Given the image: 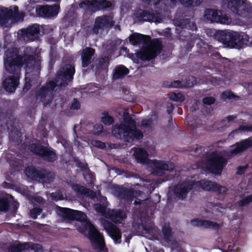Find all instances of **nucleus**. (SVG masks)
<instances>
[{
	"label": "nucleus",
	"instance_id": "1",
	"mask_svg": "<svg viewBox=\"0 0 252 252\" xmlns=\"http://www.w3.org/2000/svg\"><path fill=\"white\" fill-rule=\"evenodd\" d=\"M74 72V66L70 64L64 65L58 71L55 81H50L37 90L36 100L42 102L44 105L49 104L52 101L53 91L55 87H66L68 82L72 80Z\"/></svg>",
	"mask_w": 252,
	"mask_h": 252
},
{
	"label": "nucleus",
	"instance_id": "2",
	"mask_svg": "<svg viewBox=\"0 0 252 252\" xmlns=\"http://www.w3.org/2000/svg\"><path fill=\"white\" fill-rule=\"evenodd\" d=\"M17 48L8 49L5 53L4 64L5 70L12 76L3 82L5 90L9 92H14L19 84L21 68L23 64V56L18 54Z\"/></svg>",
	"mask_w": 252,
	"mask_h": 252
},
{
	"label": "nucleus",
	"instance_id": "3",
	"mask_svg": "<svg viewBox=\"0 0 252 252\" xmlns=\"http://www.w3.org/2000/svg\"><path fill=\"white\" fill-rule=\"evenodd\" d=\"M252 146V140L249 138L244 140L240 142L236 143L232 146L230 151L231 155L229 156L228 152L222 155L217 152L213 153L209 155L206 159V167L212 172L215 174L220 173L225 166L227 160L224 157L231 158L237 154L246 151Z\"/></svg>",
	"mask_w": 252,
	"mask_h": 252
},
{
	"label": "nucleus",
	"instance_id": "4",
	"mask_svg": "<svg viewBox=\"0 0 252 252\" xmlns=\"http://www.w3.org/2000/svg\"><path fill=\"white\" fill-rule=\"evenodd\" d=\"M129 40L132 45H142L141 50L137 53V57L142 61L152 60L161 52V44L158 39L151 40L149 36L134 33L129 36Z\"/></svg>",
	"mask_w": 252,
	"mask_h": 252
},
{
	"label": "nucleus",
	"instance_id": "5",
	"mask_svg": "<svg viewBox=\"0 0 252 252\" xmlns=\"http://www.w3.org/2000/svg\"><path fill=\"white\" fill-rule=\"evenodd\" d=\"M135 117L134 115H129L127 110L123 114V121L119 125L114 126L112 130L113 135L125 142H131L134 138L141 139L143 135L141 131L135 127Z\"/></svg>",
	"mask_w": 252,
	"mask_h": 252
},
{
	"label": "nucleus",
	"instance_id": "6",
	"mask_svg": "<svg viewBox=\"0 0 252 252\" xmlns=\"http://www.w3.org/2000/svg\"><path fill=\"white\" fill-rule=\"evenodd\" d=\"M33 51L31 47H26L24 50L23 56V64H26V83L23 88L24 91H27L30 88L28 83L32 76H37L40 70V63L38 61H34L33 56Z\"/></svg>",
	"mask_w": 252,
	"mask_h": 252
},
{
	"label": "nucleus",
	"instance_id": "7",
	"mask_svg": "<svg viewBox=\"0 0 252 252\" xmlns=\"http://www.w3.org/2000/svg\"><path fill=\"white\" fill-rule=\"evenodd\" d=\"M23 13H19L18 7L14 6L9 8L0 7V25L3 27H10L16 22L22 21Z\"/></svg>",
	"mask_w": 252,
	"mask_h": 252
},
{
	"label": "nucleus",
	"instance_id": "8",
	"mask_svg": "<svg viewBox=\"0 0 252 252\" xmlns=\"http://www.w3.org/2000/svg\"><path fill=\"white\" fill-rule=\"evenodd\" d=\"M1 126L0 132H2L6 130H10L9 138L11 140L17 143L21 141V133L17 129L15 128L16 124L14 116L10 114H1L0 115Z\"/></svg>",
	"mask_w": 252,
	"mask_h": 252
},
{
	"label": "nucleus",
	"instance_id": "9",
	"mask_svg": "<svg viewBox=\"0 0 252 252\" xmlns=\"http://www.w3.org/2000/svg\"><path fill=\"white\" fill-rule=\"evenodd\" d=\"M227 7L242 18H248L252 14V4L247 0H226Z\"/></svg>",
	"mask_w": 252,
	"mask_h": 252
},
{
	"label": "nucleus",
	"instance_id": "10",
	"mask_svg": "<svg viewBox=\"0 0 252 252\" xmlns=\"http://www.w3.org/2000/svg\"><path fill=\"white\" fill-rule=\"evenodd\" d=\"M87 238L89 240L93 249L102 251L105 247L106 244L103 234L95 226H91Z\"/></svg>",
	"mask_w": 252,
	"mask_h": 252
},
{
	"label": "nucleus",
	"instance_id": "11",
	"mask_svg": "<svg viewBox=\"0 0 252 252\" xmlns=\"http://www.w3.org/2000/svg\"><path fill=\"white\" fill-rule=\"evenodd\" d=\"M55 211L59 216L64 219L69 220H87L86 215L80 211L59 206L56 207Z\"/></svg>",
	"mask_w": 252,
	"mask_h": 252
},
{
	"label": "nucleus",
	"instance_id": "12",
	"mask_svg": "<svg viewBox=\"0 0 252 252\" xmlns=\"http://www.w3.org/2000/svg\"><path fill=\"white\" fill-rule=\"evenodd\" d=\"M102 224L108 234L116 244L122 242V232L116 225L122 224L123 221H101Z\"/></svg>",
	"mask_w": 252,
	"mask_h": 252
},
{
	"label": "nucleus",
	"instance_id": "13",
	"mask_svg": "<svg viewBox=\"0 0 252 252\" xmlns=\"http://www.w3.org/2000/svg\"><path fill=\"white\" fill-rule=\"evenodd\" d=\"M149 164L152 168V173L158 176H163L166 172H170L174 168V164L169 161L153 160Z\"/></svg>",
	"mask_w": 252,
	"mask_h": 252
},
{
	"label": "nucleus",
	"instance_id": "14",
	"mask_svg": "<svg viewBox=\"0 0 252 252\" xmlns=\"http://www.w3.org/2000/svg\"><path fill=\"white\" fill-rule=\"evenodd\" d=\"M216 38L227 47L237 48V42L239 41L238 32L221 31L217 33Z\"/></svg>",
	"mask_w": 252,
	"mask_h": 252
},
{
	"label": "nucleus",
	"instance_id": "15",
	"mask_svg": "<svg viewBox=\"0 0 252 252\" xmlns=\"http://www.w3.org/2000/svg\"><path fill=\"white\" fill-rule=\"evenodd\" d=\"M194 182L192 181H185L179 182L172 188L170 189V191H172L174 194L179 199H185L188 193L192 189Z\"/></svg>",
	"mask_w": 252,
	"mask_h": 252
},
{
	"label": "nucleus",
	"instance_id": "16",
	"mask_svg": "<svg viewBox=\"0 0 252 252\" xmlns=\"http://www.w3.org/2000/svg\"><path fill=\"white\" fill-rule=\"evenodd\" d=\"M205 19L210 22H217L222 24L229 25L232 19L226 14H223L220 11L215 9H207L204 13Z\"/></svg>",
	"mask_w": 252,
	"mask_h": 252
},
{
	"label": "nucleus",
	"instance_id": "17",
	"mask_svg": "<svg viewBox=\"0 0 252 252\" xmlns=\"http://www.w3.org/2000/svg\"><path fill=\"white\" fill-rule=\"evenodd\" d=\"M30 150L35 154L41 156L48 161H54L57 159L55 153L50 148L42 146L39 143H32L30 145Z\"/></svg>",
	"mask_w": 252,
	"mask_h": 252
},
{
	"label": "nucleus",
	"instance_id": "18",
	"mask_svg": "<svg viewBox=\"0 0 252 252\" xmlns=\"http://www.w3.org/2000/svg\"><path fill=\"white\" fill-rule=\"evenodd\" d=\"M39 33V26L34 24L29 27L26 29H22L18 32L19 39L25 41H33L38 37Z\"/></svg>",
	"mask_w": 252,
	"mask_h": 252
},
{
	"label": "nucleus",
	"instance_id": "19",
	"mask_svg": "<svg viewBox=\"0 0 252 252\" xmlns=\"http://www.w3.org/2000/svg\"><path fill=\"white\" fill-rule=\"evenodd\" d=\"M111 6V2L105 0H83L79 4L80 8L92 11H95Z\"/></svg>",
	"mask_w": 252,
	"mask_h": 252
},
{
	"label": "nucleus",
	"instance_id": "20",
	"mask_svg": "<svg viewBox=\"0 0 252 252\" xmlns=\"http://www.w3.org/2000/svg\"><path fill=\"white\" fill-rule=\"evenodd\" d=\"M95 210L102 214L105 213L106 217L109 218L111 220H120L126 218V214L125 211L115 210H107L101 204H96L94 207Z\"/></svg>",
	"mask_w": 252,
	"mask_h": 252
},
{
	"label": "nucleus",
	"instance_id": "21",
	"mask_svg": "<svg viewBox=\"0 0 252 252\" xmlns=\"http://www.w3.org/2000/svg\"><path fill=\"white\" fill-rule=\"evenodd\" d=\"M144 193L139 190H134L133 189H125L120 194V197L127 201H132L133 198L140 197L139 201L135 200V204H140L142 202L146 200L148 198L143 197Z\"/></svg>",
	"mask_w": 252,
	"mask_h": 252
},
{
	"label": "nucleus",
	"instance_id": "22",
	"mask_svg": "<svg viewBox=\"0 0 252 252\" xmlns=\"http://www.w3.org/2000/svg\"><path fill=\"white\" fill-rule=\"evenodd\" d=\"M59 7L57 5L53 6L39 5L36 7L37 14L44 18H50L56 16L59 12Z\"/></svg>",
	"mask_w": 252,
	"mask_h": 252
},
{
	"label": "nucleus",
	"instance_id": "23",
	"mask_svg": "<svg viewBox=\"0 0 252 252\" xmlns=\"http://www.w3.org/2000/svg\"><path fill=\"white\" fill-rule=\"evenodd\" d=\"M112 26V18L109 16H103L96 18L94 27L92 29L94 33L97 34L99 30H103Z\"/></svg>",
	"mask_w": 252,
	"mask_h": 252
},
{
	"label": "nucleus",
	"instance_id": "24",
	"mask_svg": "<svg viewBox=\"0 0 252 252\" xmlns=\"http://www.w3.org/2000/svg\"><path fill=\"white\" fill-rule=\"evenodd\" d=\"M199 184L204 190L207 191L213 190L219 193H224L227 190L225 187L208 180H201L199 182Z\"/></svg>",
	"mask_w": 252,
	"mask_h": 252
},
{
	"label": "nucleus",
	"instance_id": "25",
	"mask_svg": "<svg viewBox=\"0 0 252 252\" xmlns=\"http://www.w3.org/2000/svg\"><path fill=\"white\" fill-rule=\"evenodd\" d=\"M149 221H132L131 226L128 225V228L126 229L124 231H129L132 235H140L145 232V228L146 223Z\"/></svg>",
	"mask_w": 252,
	"mask_h": 252
},
{
	"label": "nucleus",
	"instance_id": "26",
	"mask_svg": "<svg viewBox=\"0 0 252 252\" xmlns=\"http://www.w3.org/2000/svg\"><path fill=\"white\" fill-rule=\"evenodd\" d=\"M94 49L90 47H87L83 50L81 59L83 67H87L91 63L92 58L94 55Z\"/></svg>",
	"mask_w": 252,
	"mask_h": 252
},
{
	"label": "nucleus",
	"instance_id": "27",
	"mask_svg": "<svg viewBox=\"0 0 252 252\" xmlns=\"http://www.w3.org/2000/svg\"><path fill=\"white\" fill-rule=\"evenodd\" d=\"M161 232L163 239L166 243H173L174 241L173 233L170 226L169 221L165 222L162 226Z\"/></svg>",
	"mask_w": 252,
	"mask_h": 252
},
{
	"label": "nucleus",
	"instance_id": "28",
	"mask_svg": "<svg viewBox=\"0 0 252 252\" xmlns=\"http://www.w3.org/2000/svg\"><path fill=\"white\" fill-rule=\"evenodd\" d=\"M192 226L218 230L220 225L216 221H190Z\"/></svg>",
	"mask_w": 252,
	"mask_h": 252
},
{
	"label": "nucleus",
	"instance_id": "29",
	"mask_svg": "<svg viewBox=\"0 0 252 252\" xmlns=\"http://www.w3.org/2000/svg\"><path fill=\"white\" fill-rule=\"evenodd\" d=\"M129 72L127 68L123 65L116 66L113 71V79L117 80L123 78Z\"/></svg>",
	"mask_w": 252,
	"mask_h": 252
},
{
	"label": "nucleus",
	"instance_id": "30",
	"mask_svg": "<svg viewBox=\"0 0 252 252\" xmlns=\"http://www.w3.org/2000/svg\"><path fill=\"white\" fill-rule=\"evenodd\" d=\"M71 187L78 195H84L87 196H90L91 198H93L95 196V193L94 191L86 189L81 185L72 184Z\"/></svg>",
	"mask_w": 252,
	"mask_h": 252
},
{
	"label": "nucleus",
	"instance_id": "31",
	"mask_svg": "<svg viewBox=\"0 0 252 252\" xmlns=\"http://www.w3.org/2000/svg\"><path fill=\"white\" fill-rule=\"evenodd\" d=\"M42 170L40 168H36L33 166H28L26 168L25 173L29 178L34 180H38Z\"/></svg>",
	"mask_w": 252,
	"mask_h": 252
},
{
	"label": "nucleus",
	"instance_id": "32",
	"mask_svg": "<svg viewBox=\"0 0 252 252\" xmlns=\"http://www.w3.org/2000/svg\"><path fill=\"white\" fill-rule=\"evenodd\" d=\"M29 244L20 243L19 241H16L13 245H10L7 249L8 252H23L25 250H28Z\"/></svg>",
	"mask_w": 252,
	"mask_h": 252
},
{
	"label": "nucleus",
	"instance_id": "33",
	"mask_svg": "<svg viewBox=\"0 0 252 252\" xmlns=\"http://www.w3.org/2000/svg\"><path fill=\"white\" fill-rule=\"evenodd\" d=\"M55 177L54 173L42 169L38 180L43 184H49L54 181Z\"/></svg>",
	"mask_w": 252,
	"mask_h": 252
},
{
	"label": "nucleus",
	"instance_id": "34",
	"mask_svg": "<svg viewBox=\"0 0 252 252\" xmlns=\"http://www.w3.org/2000/svg\"><path fill=\"white\" fill-rule=\"evenodd\" d=\"M134 155L138 162L145 163L148 162V154L145 150L137 148L135 150Z\"/></svg>",
	"mask_w": 252,
	"mask_h": 252
},
{
	"label": "nucleus",
	"instance_id": "35",
	"mask_svg": "<svg viewBox=\"0 0 252 252\" xmlns=\"http://www.w3.org/2000/svg\"><path fill=\"white\" fill-rule=\"evenodd\" d=\"M158 228L154 223V221H150V223H146L145 228V233L151 235L153 238H156L158 233Z\"/></svg>",
	"mask_w": 252,
	"mask_h": 252
},
{
	"label": "nucleus",
	"instance_id": "36",
	"mask_svg": "<svg viewBox=\"0 0 252 252\" xmlns=\"http://www.w3.org/2000/svg\"><path fill=\"white\" fill-rule=\"evenodd\" d=\"M81 225L77 227L78 232L82 234L84 236L87 237V234L90 230L91 226H95L92 221H80Z\"/></svg>",
	"mask_w": 252,
	"mask_h": 252
},
{
	"label": "nucleus",
	"instance_id": "37",
	"mask_svg": "<svg viewBox=\"0 0 252 252\" xmlns=\"http://www.w3.org/2000/svg\"><path fill=\"white\" fill-rule=\"evenodd\" d=\"M157 120V114L154 112L150 117L144 119L140 125V126L145 128L151 127Z\"/></svg>",
	"mask_w": 252,
	"mask_h": 252
},
{
	"label": "nucleus",
	"instance_id": "38",
	"mask_svg": "<svg viewBox=\"0 0 252 252\" xmlns=\"http://www.w3.org/2000/svg\"><path fill=\"white\" fill-rule=\"evenodd\" d=\"M78 166L80 167L84 171L83 175L85 179L88 181V178H90V182L93 183L94 180V177L92 173H90V171L87 167V165L83 163H80L78 164Z\"/></svg>",
	"mask_w": 252,
	"mask_h": 252
},
{
	"label": "nucleus",
	"instance_id": "39",
	"mask_svg": "<svg viewBox=\"0 0 252 252\" xmlns=\"http://www.w3.org/2000/svg\"><path fill=\"white\" fill-rule=\"evenodd\" d=\"M238 36L239 41L237 42V48L240 47L242 44L249 45L252 42V40L250 41L251 38L250 36L245 33H243L242 34L238 33Z\"/></svg>",
	"mask_w": 252,
	"mask_h": 252
},
{
	"label": "nucleus",
	"instance_id": "40",
	"mask_svg": "<svg viewBox=\"0 0 252 252\" xmlns=\"http://www.w3.org/2000/svg\"><path fill=\"white\" fill-rule=\"evenodd\" d=\"M171 3H175L178 0H169ZM181 2L185 6H195L199 5L202 0H180Z\"/></svg>",
	"mask_w": 252,
	"mask_h": 252
},
{
	"label": "nucleus",
	"instance_id": "41",
	"mask_svg": "<svg viewBox=\"0 0 252 252\" xmlns=\"http://www.w3.org/2000/svg\"><path fill=\"white\" fill-rule=\"evenodd\" d=\"M140 15L143 21H149L151 22H157L158 20L157 18L153 14H151L148 11H142L140 13Z\"/></svg>",
	"mask_w": 252,
	"mask_h": 252
},
{
	"label": "nucleus",
	"instance_id": "42",
	"mask_svg": "<svg viewBox=\"0 0 252 252\" xmlns=\"http://www.w3.org/2000/svg\"><path fill=\"white\" fill-rule=\"evenodd\" d=\"M25 243L29 244L28 250L30 249L33 251L34 252H44V248L40 244L32 242H25Z\"/></svg>",
	"mask_w": 252,
	"mask_h": 252
},
{
	"label": "nucleus",
	"instance_id": "43",
	"mask_svg": "<svg viewBox=\"0 0 252 252\" xmlns=\"http://www.w3.org/2000/svg\"><path fill=\"white\" fill-rule=\"evenodd\" d=\"M183 81L184 82V86L188 88L193 87L197 82L196 78L193 76H189Z\"/></svg>",
	"mask_w": 252,
	"mask_h": 252
},
{
	"label": "nucleus",
	"instance_id": "44",
	"mask_svg": "<svg viewBox=\"0 0 252 252\" xmlns=\"http://www.w3.org/2000/svg\"><path fill=\"white\" fill-rule=\"evenodd\" d=\"M10 201L7 198H2L0 199V211L5 212L9 207Z\"/></svg>",
	"mask_w": 252,
	"mask_h": 252
},
{
	"label": "nucleus",
	"instance_id": "45",
	"mask_svg": "<svg viewBox=\"0 0 252 252\" xmlns=\"http://www.w3.org/2000/svg\"><path fill=\"white\" fill-rule=\"evenodd\" d=\"M52 199L55 201H58L59 200H63L65 198L62 192L59 190L55 192L52 193L50 194Z\"/></svg>",
	"mask_w": 252,
	"mask_h": 252
},
{
	"label": "nucleus",
	"instance_id": "46",
	"mask_svg": "<svg viewBox=\"0 0 252 252\" xmlns=\"http://www.w3.org/2000/svg\"><path fill=\"white\" fill-rule=\"evenodd\" d=\"M101 121L106 125H110L114 122L113 118L107 114H104Z\"/></svg>",
	"mask_w": 252,
	"mask_h": 252
},
{
	"label": "nucleus",
	"instance_id": "47",
	"mask_svg": "<svg viewBox=\"0 0 252 252\" xmlns=\"http://www.w3.org/2000/svg\"><path fill=\"white\" fill-rule=\"evenodd\" d=\"M181 25L183 28H190L192 29H196V27L194 24L193 23H191L188 19L183 20L181 22Z\"/></svg>",
	"mask_w": 252,
	"mask_h": 252
},
{
	"label": "nucleus",
	"instance_id": "48",
	"mask_svg": "<svg viewBox=\"0 0 252 252\" xmlns=\"http://www.w3.org/2000/svg\"><path fill=\"white\" fill-rule=\"evenodd\" d=\"M252 202V195H249L245 198L242 199L238 202L239 206L243 207L246 206L250 203Z\"/></svg>",
	"mask_w": 252,
	"mask_h": 252
},
{
	"label": "nucleus",
	"instance_id": "49",
	"mask_svg": "<svg viewBox=\"0 0 252 252\" xmlns=\"http://www.w3.org/2000/svg\"><path fill=\"white\" fill-rule=\"evenodd\" d=\"M103 131V126L101 124H96L94 126L93 133L99 135Z\"/></svg>",
	"mask_w": 252,
	"mask_h": 252
},
{
	"label": "nucleus",
	"instance_id": "50",
	"mask_svg": "<svg viewBox=\"0 0 252 252\" xmlns=\"http://www.w3.org/2000/svg\"><path fill=\"white\" fill-rule=\"evenodd\" d=\"M170 98L171 99L176 101H183L184 100V96L180 93H174L172 94Z\"/></svg>",
	"mask_w": 252,
	"mask_h": 252
},
{
	"label": "nucleus",
	"instance_id": "51",
	"mask_svg": "<svg viewBox=\"0 0 252 252\" xmlns=\"http://www.w3.org/2000/svg\"><path fill=\"white\" fill-rule=\"evenodd\" d=\"M30 200L32 203L43 204L45 202V200L42 197L37 195L31 196Z\"/></svg>",
	"mask_w": 252,
	"mask_h": 252
},
{
	"label": "nucleus",
	"instance_id": "52",
	"mask_svg": "<svg viewBox=\"0 0 252 252\" xmlns=\"http://www.w3.org/2000/svg\"><path fill=\"white\" fill-rule=\"evenodd\" d=\"M41 211L42 210L39 208H34L31 210L30 215L32 219H37V216L40 214Z\"/></svg>",
	"mask_w": 252,
	"mask_h": 252
},
{
	"label": "nucleus",
	"instance_id": "53",
	"mask_svg": "<svg viewBox=\"0 0 252 252\" xmlns=\"http://www.w3.org/2000/svg\"><path fill=\"white\" fill-rule=\"evenodd\" d=\"M239 131H252V126H241L238 129H236L233 132Z\"/></svg>",
	"mask_w": 252,
	"mask_h": 252
},
{
	"label": "nucleus",
	"instance_id": "54",
	"mask_svg": "<svg viewBox=\"0 0 252 252\" xmlns=\"http://www.w3.org/2000/svg\"><path fill=\"white\" fill-rule=\"evenodd\" d=\"M91 144L95 147L103 149L105 147V144L100 141L93 140L91 141Z\"/></svg>",
	"mask_w": 252,
	"mask_h": 252
},
{
	"label": "nucleus",
	"instance_id": "55",
	"mask_svg": "<svg viewBox=\"0 0 252 252\" xmlns=\"http://www.w3.org/2000/svg\"><path fill=\"white\" fill-rule=\"evenodd\" d=\"M215 98L213 97L207 96L203 99V102L205 104L211 105L215 102Z\"/></svg>",
	"mask_w": 252,
	"mask_h": 252
},
{
	"label": "nucleus",
	"instance_id": "56",
	"mask_svg": "<svg viewBox=\"0 0 252 252\" xmlns=\"http://www.w3.org/2000/svg\"><path fill=\"white\" fill-rule=\"evenodd\" d=\"M80 107L81 105L79 101L76 99H74L71 104L70 108L74 110H78L80 108Z\"/></svg>",
	"mask_w": 252,
	"mask_h": 252
},
{
	"label": "nucleus",
	"instance_id": "57",
	"mask_svg": "<svg viewBox=\"0 0 252 252\" xmlns=\"http://www.w3.org/2000/svg\"><path fill=\"white\" fill-rule=\"evenodd\" d=\"M171 87L174 88H184V82H181L180 81H175L172 83Z\"/></svg>",
	"mask_w": 252,
	"mask_h": 252
},
{
	"label": "nucleus",
	"instance_id": "58",
	"mask_svg": "<svg viewBox=\"0 0 252 252\" xmlns=\"http://www.w3.org/2000/svg\"><path fill=\"white\" fill-rule=\"evenodd\" d=\"M234 95L230 92H225L222 94L221 97L223 99L227 98L232 99L234 97Z\"/></svg>",
	"mask_w": 252,
	"mask_h": 252
},
{
	"label": "nucleus",
	"instance_id": "59",
	"mask_svg": "<svg viewBox=\"0 0 252 252\" xmlns=\"http://www.w3.org/2000/svg\"><path fill=\"white\" fill-rule=\"evenodd\" d=\"M248 166H239L237 168V174L238 175H242L244 173V171L247 169Z\"/></svg>",
	"mask_w": 252,
	"mask_h": 252
},
{
	"label": "nucleus",
	"instance_id": "60",
	"mask_svg": "<svg viewBox=\"0 0 252 252\" xmlns=\"http://www.w3.org/2000/svg\"><path fill=\"white\" fill-rule=\"evenodd\" d=\"M211 83L213 84L214 86H217L218 85H220L221 84V81L219 79L217 78H212L211 80Z\"/></svg>",
	"mask_w": 252,
	"mask_h": 252
},
{
	"label": "nucleus",
	"instance_id": "61",
	"mask_svg": "<svg viewBox=\"0 0 252 252\" xmlns=\"http://www.w3.org/2000/svg\"><path fill=\"white\" fill-rule=\"evenodd\" d=\"M144 2L147 4H157L159 3L160 0H142Z\"/></svg>",
	"mask_w": 252,
	"mask_h": 252
},
{
	"label": "nucleus",
	"instance_id": "62",
	"mask_svg": "<svg viewBox=\"0 0 252 252\" xmlns=\"http://www.w3.org/2000/svg\"><path fill=\"white\" fill-rule=\"evenodd\" d=\"M13 211H16L19 207V203L17 202H13L12 204Z\"/></svg>",
	"mask_w": 252,
	"mask_h": 252
},
{
	"label": "nucleus",
	"instance_id": "63",
	"mask_svg": "<svg viewBox=\"0 0 252 252\" xmlns=\"http://www.w3.org/2000/svg\"><path fill=\"white\" fill-rule=\"evenodd\" d=\"M133 236V235H132L131 233L130 232H129L128 236L126 238L125 242L127 243H129V241H130V239L132 238V237Z\"/></svg>",
	"mask_w": 252,
	"mask_h": 252
},
{
	"label": "nucleus",
	"instance_id": "64",
	"mask_svg": "<svg viewBox=\"0 0 252 252\" xmlns=\"http://www.w3.org/2000/svg\"><path fill=\"white\" fill-rule=\"evenodd\" d=\"M99 62L100 63H108L109 62V59L108 58H103V59H101Z\"/></svg>",
	"mask_w": 252,
	"mask_h": 252
}]
</instances>
